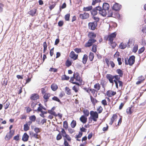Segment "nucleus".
<instances>
[{"label":"nucleus","mask_w":146,"mask_h":146,"mask_svg":"<svg viewBox=\"0 0 146 146\" xmlns=\"http://www.w3.org/2000/svg\"><path fill=\"white\" fill-rule=\"evenodd\" d=\"M88 37L90 39L94 38L96 37V35L93 32H90L88 35Z\"/></svg>","instance_id":"14"},{"label":"nucleus","mask_w":146,"mask_h":146,"mask_svg":"<svg viewBox=\"0 0 146 146\" xmlns=\"http://www.w3.org/2000/svg\"><path fill=\"white\" fill-rule=\"evenodd\" d=\"M90 100L91 102L94 106L95 105V102L96 99L93 98L92 96H90Z\"/></svg>","instance_id":"45"},{"label":"nucleus","mask_w":146,"mask_h":146,"mask_svg":"<svg viewBox=\"0 0 146 146\" xmlns=\"http://www.w3.org/2000/svg\"><path fill=\"white\" fill-rule=\"evenodd\" d=\"M100 87L101 86L99 83H97L95 84L94 86V88L97 90V91L100 90Z\"/></svg>","instance_id":"33"},{"label":"nucleus","mask_w":146,"mask_h":146,"mask_svg":"<svg viewBox=\"0 0 146 146\" xmlns=\"http://www.w3.org/2000/svg\"><path fill=\"white\" fill-rule=\"evenodd\" d=\"M29 129V127L27 123H26L24 125V130L25 131H27Z\"/></svg>","instance_id":"37"},{"label":"nucleus","mask_w":146,"mask_h":146,"mask_svg":"<svg viewBox=\"0 0 146 146\" xmlns=\"http://www.w3.org/2000/svg\"><path fill=\"white\" fill-rule=\"evenodd\" d=\"M100 84L102 85V88H104V90H105V87L106 86V81L105 80H104L103 78H102L100 80Z\"/></svg>","instance_id":"18"},{"label":"nucleus","mask_w":146,"mask_h":146,"mask_svg":"<svg viewBox=\"0 0 146 146\" xmlns=\"http://www.w3.org/2000/svg\"><path fill=\"white\" fill-rule=\"evenodd\" d=\"M63 137L65 138V139H66L68 141H70L71 140V138L68 135H65V136L63 135Z\"/></svg>","instance_id":"51"},{"label":"nucleus","mask_w":146,"mask_h":146,"mask_svg":"<svg viewBox=\"0 0 146 146\" xmlns=\"http://www.w3.org/2000/svg\"><path fill=\"white\" fill-rule=\"evenodd\" d=\"M83 112L84 114V115H85L86 117H87L88 116L89 114V111L87 110L84 109L83 111Z\"/></svg>","instance_id":"27"},{"label":"nucleus","mask_w":146,"mask_h":146,"mask_svg":"<svg viewBox=\"0 0 146 146\" xmlns=\"http://www.w3.org/2000/svg\"><path fill=\"white\" fill-rule=\"evenodd\" d=\"M64 24V22L62 21H60L58 23V26L59 27H62Z\"/></svg>","instance_id":"60"},{"label":"nucleus","mask_w":146,"mask_h":146,"mask_svg":"<svg viewBox=\"0 0 146 146\" xmlns=\"http://www.w3.org/2000/svg\"><path fill=\"white\" fill-rule=\"evenodd\" d=\"M96 41V40L94 38H90L88 40L87 42L86 43L85 46L86 47H89L93 45V43H95Z\"/></svg>","instance_id":"3"},{"label":"nucleus","mask_w":146,"mask_h":146,"mask_svg":"<svg viewBox=\"0 0 146 146\" xmlns=\"http://www.w3.org/2000/svg\"><path fill=\"white\" fill-rule=\"evenodd\" d=\"M119 46L121 49H124L127 46L126 44H124L123 42H121Z\"/></svg>","instance_id":"34"},{"label":"nucleus","mask_w":146,"mask_h":146,"mask_svg":"<svg viewBox=\"0 0 146 146\" xmlns=\"http://www.w3.org/2000/svg\"><path fill=\"white\" fill-rule=\"evenodd\" d=\"M110 42L111 44V46L113 48H114L116 47L117 44L115 42L113 41V42Z\"/></svg>","instance_id":"53"},{"label":"nucleus","mask_w":146,"mask_h":146,"mask_svg":"<svg viewBox=\"0 0 146 146\" xmlns=\"http://www.w3.org/2000/svg\"><path fill=\"white\" fill-rule=\"evenodd\" d=\"M89 16V14L88 13L85 12L83 14H80L79 17L82 19H85L88 18Z\"/></svg>","instance_id":"8"},{"label":"nucleus","mask_w":146,"mask_h":146,"mask_svg":"<svg viewBox=\"0 0 146 146\" xmlns=\"http://www.w3.org/2000/svg\"><path fill=\"white\" fill-rule=\"evenodd\" d=\"M94 57V55L93 53L91 52H90L89 56V58L90 60L91 61H93Z\"/></svg>","instance_id":"32"},{"label":"nucleus","mask_w":146,"mask_h":146,"mask_svg":"<svg viewBox=\"0 0 146 146\" xmlns=\"http://www.w3.org/2000/svg\"><path fill=\"white\" fill-rule=\"evenodd\" d=\"M65 90L66 91V93L68 95H70L71 94V90L69 88L67 87L65 88Z\"/></svg>","instance_id":"41"},{"label":"nucleus","mask_w":146,"mask_h":146,"mask_svg":"<svg viewBox=\"0 0 146 146\" xmlns=\"http://www.w3.org/2000/svg\"><path fill=\"white\" fill-rule=\"evenodd\" d=\"M63 127L65 129H67L68 128V122L66 121H64L63 122Z\"/></svg>","instance_id":"48"},{"label":"nucleus","mask_w":146,"mask_h":146,"mask_svg":"<svg viewBox=\"0 0 146 146\" xmlns=\"http://www.w3.org/2000/svg\"><path fill=\"white\" fill-rule=\"evenodd\" d=\"M87 118L85 115H82L80 118V120L83 123H85L87 121Z\"/></svg>","instance_id":"16"},{"label":"nucleus","mask_w":146,"mask_h":146,"mask_svg":"<svg viewBox=\"0 0 146 146\" xmlns=\"http://www.w3.org/2000/svg\"><path fill=\"white\" fill-rule=\"evenodd\" d=\"M83 134V133L82 132L80 131H79V134L78 135H76L75 138L76 139V140L77 141H80V139H79V138H80L82 136Z\"/></svg>","instance_id":"21"},{"label":"nucleus","mask_w":146,"mask_h":146,"mask_svg":"<svg viewBox=\"0 0 146 146\" xmlns=\"http://www.w3.org/2000/svg\"><path fill=\"white\" fill-rule=\"evenodd\" d=\"M62 135L60 133V132L57 135L56 137V139L58 141L60 140L62 138Z\"/></svg>","instance_id":"49"},{"label":"nucleus","mask_w":146,"mask_h":146,"mask_svg":"<svg viewBox=\"0 0 146 146\" xmlns=\"http://www.w3.org/2000/svg\"><path fill=\"white\" fill-rule=\"evenodd\" d=\"M98 24L95 23L94 22H90L88 24L89 28L91 30H94L96 27L97 26Z\"/></svg>","instance_id":"6"},{"label":"nucleus","mask_w":146,"mask_h":146,"mask_svg":"<svg viewBox=\"0 0 146 146\" xmlns=\"http://www.w3.org/2000/svg\"><path fill=\"white\" fill-rule=\"evenodd\" d=\"M62 133V135L63 137V135L65 136V135H67V134L66 133L64 129L63 128L62 129V131H61Z\"/></svg>","instance_id":"63"},{"label":"nucleus","mask_w":146,"mask_h":146,"mask_svg":"<svg viewBox=\"0 0 146 146\" xmlns=\"http://www.w3.org/2000/svg\"><path fill=\"white\" fill-rule=\"evenodd\" d=\"M72 62L71 61H70L69 59H68L66 62L65 65L67 67H69L71 65Z\"/></svg>","instance_id":"29"},{"label":"nucleus","mask_w":146,"mask_h":146,"mask_svg":"<svg viewBox=\"0 0 146 146\" xmlns=\"http://www.w3.org/2000/svg\"><path fill=\"white\" fill-rule=\"evenodd\" d=\"M113 15V13L112 12L110 11H109L108 12V14L107 16V17H115L114 16H112Z\"/></svg>","instance_id":"62"},{"label":"nucleus","mask_w":146,"mask_h":146,"mask_svg":"<svg viewBox=\"0 0 146 146\" xmlns=\"http://www.w3.org/2000/svg\"><path fill=\"white\" fill-rule=\"evenodd\" d=\"M92 18L95 20V21H94L95 23L97 24V23L99 22L100 20V18L98 17H96L93 16L92 17Z\"/></svg>","instance_id":"43"},{"label":"nucleus","mask_w":146,"mask_h":146,"mask_svg":"<svg viewBox=\"0 0 146 146\" xmlns=\"http://www.w3.org/2000/svg\"><path fill=\"white\" fill-rule=\"evenodd\" d=\"M15 132V130L13 131V132L11 133H7L5 137V139L6 141L9 140L12 137Z\"/></svg>","instance_id":"11"},{"label":"nucleus","mask_w":146,"mask_h":146,"mask_svg":"<svg viewBox=\"0 0 146 146\" xmlns=\"http://www.w3.org/2000/svg\"><path fill=\"white\" fill-rule=\"evenodd\" d=\"M121 5L119 4L115 3L112 7V10L115 11H118L121 8Z\"/></svg>","instance_id":"5"},{"label":"nucleus","mask_w":146,"mask_h":146,"mask_svg":"<svg viewBox=\"0 0 146 146\" xmlns=\"http://www.w3.org/2000/svg\"><path fill=\"white\" fill-rule=\"evenodd\" d=\"M90 12L91 13V15L93 16H95L98 14V12L97 11L95 10L94 9V10L92 9L91 11H90Z\"/></svg>","instance_id":"38"},{"label":"nucleus","mask_w":146,"mask_h":146,"mask_svg":"<svg viewBox=\"0 0 146 146\" xmlns=\"http://www.w3.org/2000/svg\"><path fill=\"white\" fill-rule=\"evenodd\" d=\"M47 112L46 111H43L41 112V113L40 114V115L41 117L43 118H44L45 116L44 115L47 114Z\"/></svg>","instance_id":"54"},{"label":"nucleus","mask_w":146,"mask_h":146,"mask_svg":"<svg viewBox=\"0 0 146 146\" xmlns=\"http://www.w3.org/2000/svg\"><path fill=\"white\" fill-rule=\"evenodd\" d=\"M97 46L96 45L93 44L92 48V51L94 52H96L97 51Z\"/></svg>","instance_id":"36"},{"label":"nucleus","mask_w":146,"mask_h":146,"mask_svg":"<svg viewBox=\"0 0 146 146\" xmlns=\"http://www.w3.org/2000/svg\"><path fill=\"white\" fill-rule=\"evenodd\" d=\"M50 96V94L49 93H45L43 96V98L44 100L48 99Z\"/></svg>","instance_id":"39"},{"label":"nucleus","mask_w":146,"mask_h":146,"mask_svg":"<svg viewBox=\"0 0 146 146\" xmlns=\"http://www.w3.org/2000/svg\"><path fill=\"white\" fill-rule=\"evenodd\" d=\"M57 70V69L53 68H50L49 70V71L53 72H56Z\"/></svg>","instance_id":"58"},{"label":"nucleus","mask_w":146,"mask_h":146,"mask_svg":"<svg viewBox=\"0 0 146 146\" xmlns=\"http://www.w3.org/2000/svg\"><path fill=\"white\" fill-rule=\"evenodd\" d=\"M134 40L133 38H131L129 39V40L128 42L127 43V47H130V45L129 44H133L134 45Z\"/></svg>","instance_id":"22"},{"label":"nucleus","mask_w":146,"mask_h":146,"mask_svg":"<svg viewBox=\"0 0 146 146\" xmlns=\"http://www.w3.org/2000/svg\"><path fill=\"white\" fill-rule=\"evenodd\" d=\"M69 76H66L65 74L63 75L61 77V79L63 80H68L69 79Z\"/></svg>","instance_id":"28"},{"label":"nucleus","mask_w":146,"mask_h":146,"mask_svg":"<svg viewBox=\"0 0 146 146\" xmlns=\"http://www.w3.org/2000/svg\"><path fill=\"white\" fill-rule=\"evenodd\" d=\"M106 78L109 80V82L112 83V84H114V76L111 74H108L106 76Z\"/></svg>","instance_id":"7"},{"label":"nucleus","mask_w":146,"mask_h":146,"mask_svg":"<svg viewBox=\"0 0 146 146\" xmlns=\"http://www.w3.org/2000/svg\"><path fill=\"white\" fill-rule=\"evenodd\" d=\"M106 11V10L103 9L102 8L101 11V12H99V13L103 17H106L107 15V12Z\"/></svg>","instance_id":"17"},{"label":"nucleus","mask_w":146,"mask_h":146,"mask_svg":"<svg viewBox=\"0 0 146 146\" xmlns=\"http://www.w3.org/2000/svg\"><path fill=\"white\" fill-rule=\"evenodd\" d=\"M29 118L32 121H35L36 119V117L34 115L30 116Z\"/></svg>","instance_id":"47"},{"label":"nucleus","mask_w":146,"mask_h":146,"mask_svg":"<svg viewBox=\"0 0 146 146\" xmlns=\"http://www.w3.org/2000/svg\"><path fill=\"white\" fill-rule=\"evenodd\" d=\"M88 60V56L86 54L84 55L83 57L82 58V62L85 64L86 63L87 61Z\"/></svg>","instance_id":"26"},{"label":"nucleus","mask_w":146,"mask_h":146,"mask_svg":"<svg viewBox=\"0 0 146 146\" xmlns=\"http://www.w3.org/2000/svg\"><path fill=\"white\" fill-rule=\"evenodd\" d=\"M100 2H101V0H93L92 3V5H94L96 3Z\"/></svg>","instance_id":"57"},{"label":"nucleus","mask_w":146,"mask_h":146,"mask_svg":"<svg viewBox=\"0 0 146 146\" xmlns=\"http://www.w3.org/2000/svg\"><path fill=\"white\" fill-rule=\"evenodd\" d=\"M52 100L57 101L59 102L60 104H62V102L58 97L56 96H54L52 98Z\"/></svg>","instance_id":"30"},{"label":"nucleus","mask_w":146,"mask_h":146,"mask_svg":"<svg viewBox=\"0 0 146 146\" xmlns=\"http://www.w3.org/2000/svg\"><path fill=\"white\" fill-rule=\"evenodd\" d=\"M114 76V78L115 79L114 80H115L116 81H118V80H119L120 79V77L119 75H115Z\"/></svg>","instance_id":"55"},{"label":"nucleus","mask_w":146,"mask_h":146,"mask_svg":"<svg viewBox=\"0 0 146 146\" xmlns=\"http://www.w3.org/2000/svg\"><path fill=\"white\" fill-rule=\"evenodd\" d=\"M74 51L77 53H79L81 52V48H76L74 49Z\"/></svg>","instance_id":"56"},{"label":"nucleus","mask_w":146,"mask_h":146,"mask_svg":"<svg viewBox=\"0 0 146 146\" xmlns=\"http://www.w3.org/2000/svg\"><path fill=\"white\" fill-rule=\"evenodd\" d=\"M75 74L76 76L75 77V79L76 81H78L81 84L82 83V80L81 79V78L80 76L79 73L78 72H76V74Z\"/></svg>","instance_id":"13"},{"label":"nucleus","mask_w":146,"mask_h":146,"mask_svg":"<svg viewBox=\"0 0 146 146\" xmlns=\"http://www.w3.org/2000/svg\"><path fill=\"white\" fill-rule=\"evenodd\" d=\"M51 88L53 91H55L58 88V86L56 84H53L51 85Z\"/></svg>","instance_id":"25"},{"label":"nucleus","mask_w":146,"mask_h":146,"mask_svg":"<svg viewBox=\"0 0 146 146\" xmlns=\"http://www.w3.org/2000/svg\"><path fill=\"white\" fill-rule=\"evenodd\" d=\"M29 137V135L26 133H25L23 136L22 140L24 141H28Z\"/></svg>","instance_id":"12"},{"label":"nucleus","mask_w":146,"mask_h":146,"mask_svg":"<svg viewBox=\"0 0 146 146\" xmlns=\"http://www.w3.org/2000/svg\"><path fill=\"white\" fill-rule=\"evenodd\" d=\"M110 5L107 3H104L102 5V8L106 10H108L110 8Z\"/></svg>","instance_id":"15"},{"label":"nucleus","mask_w":146,"mask_h":146,"mask_svg":"<svg viewBox=\"0 0 146 146\" xmlns=\"http://www.w3.org/2000/svg\"><path fill=\"white\" fill-rule=\"evenodd\" d=\"M117 117V115L116 114H113L111 119V121L110 122L109 124L110 125H111L113 123Z\"/></svg>","instance_id":"20"},{"label":"nucleus","mask_w":146,"mask_h":146,"mask_svg":"<svg viewBox=\"0 0 146 146\" xmlns=\"http://www.w3.org/2000/svg\"><path fill=\"white\" fill-rule=\"evenodd\" d=\"M78 54H76L73 51H72L69 54V56L74 60L77 59L78 58Z\"/></svg>","instance_id":"9"},{"label":"nucleus","mask_w":146,"mask_h":146,"mask_svg":"<svg viewBox=\"0 0 146 146\" xmlns=\"http://www.w3.org/2000/svg\"><path fill=\"white\" fill-rule=\"evenodd\" d=\"M47 112L50 114L51 115H52L55 117L57 116V114H56L55 112L51 110H48Z\"/></svg>","instance_id":"31"},{"label":"nucleus","mask_w":146,"mask_h":146,"mask_svg":"<svg viewBox=\"0 0 146 146\" xmlns=\"http://www.w3.org/2000/svg\"><path fill=\"white\" fill-rule=\"evenodd\" d=\"M36 9L31 10L28 12V13L32 16H35V14L36 13Z\"/></svg>","instance_id":"19"},{"label":"nucleus","mask_w":146,"mask_h":146,"mask_svg":"<svg viewBox=\"0 0 146 146\" xmlns=\"http://www.w3.org/2000/svg\"><path fill=\"white\" fill-rule=\"evenodd\" d=\"M97 111L99 113H101L103 109L101 106H100L97 109Z\"/></svg>","instance_id":"61"},{"label":"nucleus","mask_w":146,"mask_h":146,"mask_svg":"<svg viewBox=\"0 0 146 146\" xmlns=\"http://www.w3.org/2000/svg\"><path fill=\"white\" fill-rule=\"evenodd\" d=\"M131 107L128 108L127 109L126 113L127 114L130 115L132 113V111H131Z\"/></svg>","instance_id":"44"},{"label":"nucleus","mask_w":146,"mask_h":146,"mask_svg":"<svg viewBox=\"0 0 146 146\" xmlns=\"http://www.w3.org/2000/svg\"><path fill=\"white\" fill-rule=\"evenodd\" d=\"M138 49V46L137 45H135V46H134L133 47V49L132 51L134 53H136Z\"/></svg>","instance_id":"52"},{"label":"nucleus","mask_w":146,"mask_h":146,"mask_svg":"<svg viewBox=\"0 0 146 146\" xmlns=\"http://www.w3.org/2000/svg\"><path fill=\"white\" fill-rule=\"evenodd\" d=\"M39 96L36 93H34L32 94L30 96V98L31 100H36L39 99Z\"/></svg>","instance_id":"10"},{"label":"nucleus","mask_w":146,"mask_h":146,"mask_svg":"<svg viewBox=\"0 0 146 146\" xmlns=\"http://www.w3.org/2000/svg\"><path fill=\"white\" fill-rule=\"evenodd\" d=\"M92 6H90L86 7H84L83 10L84 11H91L92 9Z\"/></svg>","instance_id":"23"},{"label":"nucleus","mask_w":146,"mask_h":146,"mask_svg":"<svg viewBox=\"0 0 146 146\" xmlns=\"http://www.w3.org/2000/svg\"><path fill=\"white\" fill-rule=\"evenodd\" d=\"M145 48L143 46L141 48L139 49L138 51V53L139 54H141L144 51Z\"/></svg>","instance_id":"50"},{"label":"nucleus","mask_w":146,"mask_h":146,"mask_svg":"<svg viewBox=\"0 0 146 146\" xmlns=\"http://www.w3.org/2000/svg\"><path fill=\"white\" fill-rule=\"evenodd\" d=\"M117 33L116 32L112 33L108 35L107 38L110 42H113L114 39L116 36Z\"/></svg>","instance_id":"4"},{"label":"nucleus","mask_w":146,"mask_h":146,"mask_svg":"<svg viewBox=\"0 0 146 146\" xmlns=\"http://www.w3.org/2000/svg\"><path fill=\"white\" fill-rule=\"evenodd\" d=\"M90 117L91 119L94 121H96L98 117V113L96 111H91L90 112Z\"/></svg>","instance_id":"2"},{"label":"nucleus","mask_w":146,"mask_h":146,"mask_svg":"<svg viewBox=\"0 0 146 146\" xmlns=\"http://www.w3.org/2000/svg\"><path fill=\"white\" fill-rule=\"evenodd\" d=\"M70 15V13H68L65 15L64 18L66 21H69Z\"/></svg>","instance_id":"46"},{"label":"nucleus","mask_w":146,"mask_h":146,"mask_svg":"<svg viewBox=\"0 0 146 146\" xmlns=\"http://www.w3.org/2000/svg\"><path fill=\"white\" fill-rule=\"evenodd\" d=\"M64 146H70L69 145L68 142L65 138H64Z\"/></svg>","instance_id":"59"},{"label":"nucleus","mask_w":146,"mask_h":146,"mask_svg":"<svg viewBox=\"0 0 146 146\" xmlns=\"http://www.w3.org/2000/svg\"><path fill=\"white\" fill-rule=\"evenodd\" d=\"M7 100L4 103V108L5 109H7L10 104V103L9 102H7Z\"/></svg>","instance_id":"40"},{"label":"nucleus","mask_w":146,"mask_h":146,"mask_svg":"<svg viewBox=\"0 0 146 146\" xmlns=\"http://www.w3.org/2000/svg\"><path fill=\"white\" fill-rule=\"evenodd\" d=\"M116 72L119 74V76L121 77H122L123 75V71L120 69H117L116 70Z\"/></svg>","instance_id":"24"},{"label":"nucleus","mask_w":146,"mask_h":146,"mask_svg":"<svg viewBox=\"0 0 146 146\" xmlns=\"http://www.w3.org/2000/svg\"><path fill=\"white\" fill-rule=\"evenodd\" d=\"M76 125V121L75 120H73L71 122L70 124L71 127L72 128H74Z\"/></svg>","instance_id":"35"},{"label":"nucleus","mask_w":146,"mask_h":146,"mask_svg":"<svg viewBox=\"0 0 146 146\" xmlns=\"http://www.w3.org/2000/svg\"><path fill=\"white\" fill-rule=\"evenodd\" d=\"M135 57L134 55L130 56L129 59L128 57H126L125 58V64L126 65L129 64L130 66H132L135 62Z\"/></svg>","instance_id":"1"},{"label":"nucleus","mask_w":146,"mask_h":146,"mask_svg":"<svg viewBox=\"0 0 146 146\" xmlns=\"http://www.w3.org/2000/svg\"><path fill=\"white\" fill-rule=\"evenodd\" d=\"M101 103L104 106H106L107 105V101L105 99L102 100Z\"/></svg>","instance_id":"64"},{"label":"nucleus","mask_w":146,"mask_h":146,"mask_svg":"<svg viewBox=\"0 0 146 146\" xmlns=\"http://www.w3.org/2000/svg\"><path fill=\"white\" fill-rule=\"evenodd\" d=\"M43 46L44 47L43 53H45L47 49V46L46 42H44L43 44Z\"/></svg>","instance_id":"42"}]
</instances>
